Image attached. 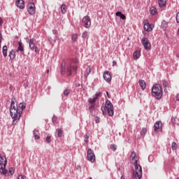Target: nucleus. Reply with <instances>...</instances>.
<instances>
[{"label": "nucleus", "instance_id": "f257e3e1", "mask_svg": "<svg viewBox=\"0 0 179 179\" xmlns=\"http://www.w3.org/2000/svg\"><path fill=\"white\" fill-rule=\"evenodd\" d=\"M79 59H74L73 60H63L61 64L62 75H65L66 73L67 76H71L72 75V70L74 72H77L78 66L74 64H78Z\"/></svg>", "mask_w": 179, "mask_h": 179}, {"label": "nucleus", "instance_id": "f03ea898", "mask_svg": "<svg viewBox=\"0 0 179 179\" xmlns=\"http://www.w3.org/2000/svg\"><path fill=\"white\" fill-rule=\"evenodd\" d=\"M10 115L13 120V123L17 122L22 117V110L18 108L17 104H15V99L12 98L10 107Z\"/></svg>", "mask_w": 179, "mask_h": 179}, {"label": "nucleus", "instance_id": "7ed1b4c3", "mask_svg": "<svg viewBox=\"0 0 179 179\" xmlns=\"http://www.w3.org/2000/svg\"><path fill=\"white\" fill-rule=\"evenodd\" d=\"M131 163L135 166V171L133 173V178L141 179L142 178V166L138 164V157L131 158Z\"/></svg>", "mask_w": 179, "mask_h": 179}, {"label": "nucleus", "instance_id": "20e7f679", "mask_svg": "<svg viewBox=\"0 0 179 179\" xmlns=\"http://www.w3.org/2000/svg\"><path fill=\"white\" fill-rule=\"evenodd\" d=\"M152 95L157 99H162V96H163V90L159 84H156L152 86Z\"/></svg>", "mask_w": 179, "mask_h": 179}, {"label": "nucleus", "instance_id": "39448f33", "mask_svg": "<svg viewBox=\"0 0 179 179\" xmlns=\"http://www.w3.org/2000/svg\"><path fill=\"white\" fill-rule=\"evenodd\" d=\"M101 110L103 115L108 113V115L110 117L114 115V106H113V103H111V101H110L109 100L106 101L105 107L101 108Z\"/></svg>", "mask_w": 179, "mask_h": 179}, {"label": "nucleus", "instance_id": "423d86ee", "mask_svg": "<svg viewBox=\"0 0 179 179\" xmlns=\"http://www.w3.org/2000/svg\"><path fill=\"white\" fill-rule=\"evenodd\" d=\"M8 161L6 157L0 155V173L3 175H6L8 170L6 169Z\"/></svg>", "mask_w": 179, "mask_h": 179}, {"label": "nucleus", "instance_id": "0eeeda50", "mask_svg": "<svg viewBox=\"0 0 179 179\" xmlns=\"http://www.w3.org/2000/svg\"><path fill=\"white\" fill-rule=\"evenodd\" d=\"M87 160L91 163H94L96 162V155L94 151L92 150L91 148L87 150Z\"/></svg>", "mask_w": 179, "mask_h": 179}, {"label": "nucleus", "instance_id": "6e6552de", "mask_svg": "<svg viewBox=\"0 0 179 179\" xmlns=\"http://www.w3.org/2000/svg\"><path fill=\"white\" fill-rule=\"evenodd\" d=\"M141 43L145 50H150L152 45L150 44V42H149V40L147 38H143V39L141 40Z\"/></svg>", "mask_w": 179, "mask_h": 179}, {"label": "nucleus", "instance_id": "1a4fd4ad", "mask_svg": "<svg viewBox=\"0 0 179 179\" xmlns=\"http://www.w3.org/2000/svg\"><path fill=\"white\" fill-rule=\"evenodd\" d=\"M82 22L85 28H89L92 25L91 19L89 15L85 16L82 20Z\"/></svg>", "mask_w": 179, "mask_h": 179}, {"label": "nucleus", "instance_id": "9d476101", "mask_svg": "<svg viewBox=\"0 0 179 179\" xmlns=\"http://www.w3.org/2000/svg\"><path fill=\"white\" fill-rule=\"evenodd\" d=\"M27 11L29 15H34L36 13V6L34 3H29L27 5Z\"/></svg>", "mask_w": 179, "mask_h": 179}, {"label": "nucleus", "instance_id": "9b49d317", "mask_svg": "<svg viewBox=\"0 0 179 179\" xmlns=\"http://www.w3.org/2000/svg\"><path fill=\"white\" fill-rule=\"evenodd\" d=\"M163 129V123L162 121H157L155 123L154 131L155 133L161 131Z\"/></svg>", "mask_w": 179, "mask_h": 179}, {"label": "nucleus", "instance_id": "f8f14e48", "mask_svg": "<svg viewBox=\"0 0 179 179\" xmlns=\"http://www.w3.org/2000/svg\"><path fill=\"white\" fill-rule=\"evenodd\" d=\"M15 6L20 10H23L25 8V3L24 0H16L15 1Z\"/></svg>", "mask_w": 179, "mask_h": 179}, {"label": "nucleus", "instance_id": "ddd939ff", "mask_svg": "<svg viewBox=\"0 0 179 179\" xmlns=\"http://www.w3.org/2000/svg\"><path fill=\"white\" fill-rule=\"evenodd\" d=\"M103 79L105 81H106L107 83H110L111 82V74L110 73L109 71H105L103 73Z\"/></svg>", "mask_w": 179, "mask_h": 179}, {"label": "nucleus", "instance_id": "4468645a", "mask_svg": "<svg viewBox=\"0 0 179 179\" xmlns=\"http://www.w3.org/2000/svg\"><path fill=\"white\" fill-rule=\"evenodd\" d=\"M144 30L147 32H150L153 30V25L149 24L148 22L144 23Z\"/></svg>", "mask_w": 179, "mask_h": 179}, {"label": "nucleus", "instance_id": "2eb2a0df", "mask_svg": "<svg viewBox=\"0 0 179 179\" xmlns=\"http://www.w3.org/2000/svg\"><path fill=\"white\" fill-rule=\"evenodd\" d=\"M29 46L31 50L34 51L36 47L35 45V40L34 38H30L29 41Z\"/></svg>", "mask_w": 179, "mask_h": 179}, {"label": "nucleus", "instance_id": "dca6fc26", "mask_svg": "<svg viewBox=\"0 0 179 179\" xmlns=\"http://www.w3.org/2000/svg\"><path fill=\"white\" fill-rule=\"evenodd\" d=\"M115 15L117 17H120L121 20H127V17L125 16V15H124L122 13L117 11L115 13Z\"/></svg>", "mask_w": 179, "mask_h": 179}, {"label": "nucleus", "instance_id": "f3484780", "mask_svg": "<svg viewBox=\"0 0 179 179\" xmlns=\"http://www.w3.org/2000/svg\"><path fill=\"white\" fill-rule=\"evenodd\" d=\"M138 84H139L140 87H141V90H145V89H146V82H145V80H140L138 81Z\"/></svg>", "mask_w": 179, "mask_h": 179}, {"label": "nucleus", "instance_id": "a211bd4d", "mask_svg": "<svg viewBox=\"0 0 179 179\" xmlns=\"http://www.w3.org/2000/svg\"><path fill=\"white\" fill-rule=\"evenodd\" d=\"M17 108L19 109L21 113H23L24 110L26 108V103H20Z\"/></svg>", "mask_w": 179, "mask_h": 179}, {"label": "nucleus", "instance_id": "6ab92c4d", "mask_svg": "<svg viewBox=\"0 0 179 179\" xmlns=\"http://www.w3.org/2000/svg\"><path fill=\"white\" fill-rule=\"evenodd\" d=\"M24 51V45L22 42H18V47L17 49V52H23Z\"/></svg>", "mask_w": 179, "mask_h": 179}, {"label": "nucleus", "instance_id": "aec40b11", "mask_svg": "<svg viewBox=\"0 0 179 179\" xmlns=\"http://www.w3.org/2000/svg\"><path fill=\"white\" fill-rule=\"evenodd\" d=\"M133 57L134 60H138V59L141 57V51H135L133 54Z\"/></svg>", "mask_w": 179, "mask_h": 179}, {"label": "nucleus", "instance_id": "412c9836", "mask_svg": "<svg viewBox=\"0 0 179 179\" xmlns=\"http://www.w3.org/2000/svg\"><path fill=\"white\" fill-rule=\"evenodd\" d=\"M2 53L4 57H6L8 56V47L6 45L3 46Z\"/></svg>", "mask_w": 179, "mask_h": 179}, {"label": "nucleus", "instance_id": "4be33fe9", "mask_svg": "<svg viewBox=\"0 0 179 179\" xmlns=\"http://www.w3.org/2000/svg\"><path fill=\"white\" fill-rule=\"evenodd\" d=\"M91 73H92V69H91V67L88 66L86 69V71H85V72L84 73V76L85 78H87Z\"/></svg>", "mask_w": 179, "mask_h": 179}, {"label": "nucleus", "instance_id": "5701e85b", "mask_svg": "<svg viewBox=\"0 0 179 179\" xmlns=\"http://www.w3.org/2000/svg\"><path fill=\"white\" fill-rule=\"evenodd\" d=\"M150 12L152 15H155L157 14V8H156V7H155V6H152L150 8Z\"/></svg>", "mask_w": 179, "mask_h": 179}, {"label": "nucleus", "instance_id": "b1692460", "mask_svg": "<svg viewBox=\"0 0 179 179\" xmlns=\"http://www.w3.org/2000/svg\"><path fill=\"white\" fill-rule=\"evenodd\" d=\"M16 55H15V52L12 50L10 52H9V57L10 60H14L15 58Z\"/></svg>", "mask_w": 179, "mask_h": 179}, {"label": "nucleus", "instance_id": "393cba45", "mask_svg": "<svg viewBox=\"0 0 179 179\" xmlns=\"http://www.w3.org/2000/svg\"><path fill=\"white\" fill-rule=\"evenodd\" d=\"M68 8L65 4H62L61 6V12L62 14H65L67 12Z\"/></svg>", "mask_w": 179, "mask_h": 179}, {"label": "nucleus", "instance_id": "a878e982", "mask_svg": "<svg viewBox=\"0 0 179 179\" xmlns=\"http://www.w3.org/2000/svg\"><path fill=\"white\" fill-rule=\"evenodd\" d=\"M158 3L160 8L166 6V0H158Z\"/></svg>", "mask_w": 179, "mask_h": 179}, {"label": "nucleus", "instance_id": "bb28decb", "mask_svg": "<svg viewBox=\"0 0 179 179\" xmlns=\"http://www.w3.org/2000/svg\"><path fill=\"white\" fill-rule=\"evenodd\" d=\"M37 133H38V131L37 129H34L33 131V134L36 140H38L40 138V136Z\"/></svg>", "mask_w": 179, "mask_h": 179}, {"label": "nucleus", "instance_id": "cd10ccee", "mask_svg": "<svg viewBox=\"0 0 179 179\" xmlns=\"http://www.w3.org/2000/svg\"><path fill=\"white\" fill-rule=\"evenodd\" d=\"M10 173V174H9ZM9 173L8 172L6 173V174H4L5 176H13L15 173V169L13 167H11L9 169Z\"/></svg>", "mask_w": 179, "mask_h": 179}, {"label": "nucleus", "instance_id": "c85d7f7f", "mask_svg": "<svg viewBox=\"0 0 179 179\" xmlns=\"http://www.w3.org/2000/svg\"><path fill=\"white\" fill-rule=\"evenodd\" d=\"M96 100H97V97L90 98L88 99V102L90 104H95V102L96 101Z\"/></svg>", "mask_w": 179, "mask_h": 179}, {"label": "nucleus", "instance_id": "c756f323", "mask_svg": "<svg viewBox=\"0 0 179 179\" xmlns=\"http://www.w3.org/2000/svg\"><path fill=\"white\" fill-rule=\"evenodd\" d=\"M147 132H148V129L145 127H143L141 129V136L143 137L145 136V135L146 134Z\"/></svg>", "mask_w": 179, "mask_h": 179}, {"label": "nucleus", "instance_id": "7c9ffc66", "mask_svg": "<svg viewBox=\"0 0 179 179\" xmlns=\"http://www.w3.org/2000/svg\"><path fill=\"white\" fill-rule=\"evenodd\" d=\"M57 131L58 132V134H57L58 137L61 138L63 134V130L62 129H57Z\"/></svg>", "mask_w": 179, "mask_h": 179}, {"label": "nucleus", "instance_id": "2f4dec72", "mask_svg": "<svg viewBox=\"0 0 179 179\" xmlns=\"http://www.w3.org/2000/svg\"><path fill=\"white\" fill-rule=\"evenodd\" d=\"M168 24L166 21H163L162 23V27L164 30H166L167 29Z\"/></svg>", "mask_w": 179, "mask_h": 179}, {"label": "nucleus", "instance_id": "473e14b6", "mask_svg": "<svg viewBox=\"0 0 179 179\" xmlns=\"http://www.w3.org/2000/svg\"><path fill=\"white\" fill-rule=\"evenodd\" d=\"M78 38V34H75L72 35L71 40H72L73 42H76Z\"/></svg>", "mask_w": 179, "mask_h": 179}, {"label": "nucleus", "instance_id": "72a5a7b5", "mask_svg": "<svg viewBox=\"0 0 179 179\" xmlns=\"http://www.w3.org/2000/svg\"><path fill=\"white\" fill-rule=\"evenodd\" d=\"M70 94H71V90H69V89H66V90L64 91V96H68Z\"/></svg>", "mask_w": 179, "mask_h": 179}, {"label": "nucleus", "instance_id": "f704fd0d", "mask_svg": "<svg viewBox=\"0 0 179 179\" xmlns=\"http://www.w3.org/2000/svg\"><path fill=\"white\" fill-rule=\"evenodd\" d=\"M88 34H89L88 31H84V32L83 33L82 38H88Z\"/></svg>", "mask_w": 179, "mask_h": 179}, {"label": "nucleus", "instance_id": "c9c22d12", "mask_svg": "<svg viewBox=\"0 0 179 179\" xmlns=\"http://www.w3.org/2000/svg\"><path fill=\"white\" fill-rule=\"evenodd\" d=\"M110 150H112L113 152H115V150H117V145L111 144L110 145Z\"/></svg>", "mask_w": 179, "mask_h": 179}, {"label": "nucleus", "instance_id": "e433bc0d", "mask_svg": "<svg viewBox=\"0 0 179 179\" xmlns=\"http://www.w3.org/2000/svg\"><path fill=\"white\" fill-rule=\"evenodd\" d=\"M162 83H163V87L164 88H167V87L169 86V83L167 81H166L165 80H162Z\"/></svg>", "mask_w": 179, "mask_h": 179}, {"label": "nucleus", "instance_id": "4c0bfd02", "mask_svg": "<svg viewBox=\"0 0 179 179\" xmlns=\"http://www.w3.org/2000/svg\"><path fill=\"white\" fill-rule=\"evenodd\" d=\"M171 148H172V150H176L178 148V145H177V144L176 143V142H173V143H172V146H171Z\"/></svg>", "mask_w": 179, "mask_h": 179}, {"label": "nucleus", "instance_id": "58836bf2", "mask_svg": "<svg viewBox=\"0 0 179 179\" xmlns=\"http://www.w3.org/2000/svg\"><path fill=\"white\" fill-rule=\"evenodd\" d=\"M45 141H46V143H50L51 141H52L51 136H47V137H46V139H45Z\"/></svg>", "mask_w": 179, "mask_h": 179}, {"label": "nucleus", "instance_id": "ea45409f", "mask_svg": "<svg viewBox=\"0 0 179 179\" xmlns=\"http://www.w3.org/2000/svg\"><path fill=\"white\" fill-rule=\"evenodd\" d=\"M89 138H90V135H89L88 133H87V134H85V143H88V142H89Z\"/></svg>", "mask_w": 179, "mask_h": 179}, {"label": "nucleus", "instance_id": "a19ab883", "mask_svg": "<svg viewBox=\"0 0 179 179\" xmlns=\"http://www.w3.org/2000/svg\"><path fill=\"white\" fill-rule=\"evenodd\" d=\"M131 159L138 158V157L136 156V152H132L131 154Z\"/></svg>", "mask_w": 179, "mask_h": 179}, {"label": "nucleus", "instance_id": "79ce46f5", "mask_svg": "<svg viewBox=\"0 0 179 179\" xmlns=\"http://www.w3.org/2000/svg\"><path fill=\"white\" fill-rule=\"evenodd\" d=\"M101 96V92H96V94H95V96H94V98H96V99H98V98L99 97V96Z\"/></svg>", "mask_w": 179, "mask_h": 179}, {"label": "nucleus", "instance_id": "37998d69", "mask_svg": "<svg viewBox=\"0 0 179 179\" xmlns=\"http://www.w3.org/2000/svg\"><path fill=\"white\" fill-rule=\"evenodd\" d=\"M34 51H35V52H36V54H39V53H40V49H39V48H38V47L34 48Z\"/></svg>", "mask_w": 179, "mask_h": 179}, {"label": "nucleus", "instance_id": "c03bdc74", "mask_svg": "<svg viewBox=\"0 0 179 179\" xmlns=\"http://www.w3.org/2000/svg\"><path fill=\"white\" fill-rule=\"evenodd\" d=\"M94 107L95 104L91 103V105L90 106V110L92 111Z\"/></svg>", "mask_w": 179, "mask_h": 179}, {"label": "nucleus", "instance_id": "a18cd8bd", "mask_svg": "<svg viewBox=\"0 0 179 179\" xmlns=\"http://www.w3.org/2000/svg\"><path fill=\"white\" fill-rule=\"evenodd\" d=\"M17 179H27V178L23 175H20Z\"/></svg>", "mask_w": 179, "mask_h": 179}, {"label": "nucleus", "instance_id": "49530a36", "mask_svg": "<svg viewBox=\"0 0 179 179\" xmlns=\"http://www.w3.org/2000/svg\"><path fill=\"white\" fill-rule=\"evenodd\" d=\"M176 19L177 23H179V12L177 13Z\"/></svg>", "mask_w": 179, "mask_h": 179}, {"label": "nucleus", "instance_id": "de8ad7c7", "mask_svg": "<svg viewBox=\"0 0 179 179\" xmlns=\"http://www.w3.org/2000/svg\"><path fill=\"white\" fill-rule=\"evenodd\" d=\"M2 34L0 32V48H1V43H2Z\"/></svg>", "mask_w": 179, "mask_h": 179}, {"label": "nucleus", "instance_id": "09e8293b", "mask_svg": "<svg viewBox=\"0 0 179 179\" xmlns=\"http://www.w3.org/2000/svg\"><path fill=\"white\" fill-rule=\"evenodd\" d=\"M57 117L56 116L52 117V122L55 123L57 122Z\"/></svg>", "mask_w": 179, "mask_h": 179}, {"label": "nucleus", "instance_id": "8fccbe9b", "mask_svg": "<svg viewBox=\"0 0 179 179\" xmlns=\"http://www.w3.org/2000/svg\"><path fill=\"white\" fill-rule=\"evenodd\" d=\"M3 24V19L0 17V27H1Z\"/></svg>", "mask_w": 179, "mask_h": 179}, {"label": "nucleus", "instance_id": "3c124183", "mask_svg": "<svg viewBox=\"0 0 179 179\" xmlns=\"http://www.w3.org/2000/svg\"><path fill=\"white\" fill-rule=\"evenodd\" d=\"M100 122V118L98 117H96V123H99Z\"/></svg>", "mask_w": 179, "mask_h": 179}, {"label": "nucleus", "instance_id": "603ef678", "mask_svg": "<svg viewBox=\"0 0 179 179\" xmlns=\"http://www.w3.org/2000/svg\"><path fill=\"white\" fill-rule=\"evenodd\" d=\"M176 101H179V94H177V96H176Z\"/></svg>", "mask_w": 179, "mask_h": 179}, {"label": "nucleus", "instance_id": "864d4df0", "mask_svg": "<svg viewBox=\"0 0 179 179\" xmlns=\"http://www.w3.org/2000/svg\"><path fill=\"white\" fill-rule=\"evenodd\" d=\"M113 63L114 65L117 64V62L115 61H113Z\"/></svg>", "mask_w": 179, "mask_h": 179}, {"label": "nucleus", "instance_id": "5fc2aeb1", "mask_svg": "<svg viewBox=\"0 0 179 179\" xmlns=\"http://www.w3.org/2000/svg\"><path fill=\"white\" fill-rule=\"evenodd\" d=\"M49 73H50V70L48 69V70H47V74H49Z\"/></svg>", "mask_w": 179, "mask_h": 179}, {"label": "nucleus", "instance_id": "6e6d98bb", "mask_svg": "<svg viewBox=\"0 0 179 179\" xmlns=\"http://www.w3.org/2000/svg\"><path fill=\"white\" fill-rule=\"evenodd\" d=\"M106 95L108 96V98L110 97V96H108V92H106Z\"/></svg>", "mask_w": 179, "mask_h": 179}, {"label": "nucleus", "instance_id": "4d7b16f0", "mask_svg": "<svg viewBox=\"0 0 179 179\" xmlns=\"http://www.w3.org/2000/svg\"><path fill=\"white\" fill-rule=\"evenodd\" d=\"M121 179H125V178H124V176H121Z\"/></svg>", "mask_w": 179, "mask_h": 179}, {"label": "nucleus", "instance_id": "13d9d810", "mask_svg": "<svg viewBox=\"0 0 179 179\" xmlns=\"http://www.w3.org/2000/svg\"><path fill=\"white\" fill-rule=\"evenodd\" d=\"M178 35L179 36V28L178 29Z\"/></svg>", "mask_w": 179, "mask_h": 179}, {"label": "nucleus", "instance_id": "bf43d9fd", "mask_svg": "<svg viewBox=\"0 0 179 179\" xmlns=\"http://www.w3.org/2000/svg\"><path fill=\"white\" fill-rule=\"evenodd\" d=\"M90 179H92V177H90Z\"/></svg>", "mask_w": 179, "mask_h": 179}, {"label": "nucleus", "instance_id": "052dcab7", "mask_svg": "<svg viewBox=\"0 0 179 179\" xmlns=\"http://www.w3.org/2000/svg\"><path fill=\"white\" fill-rule=\"evenodd\" d=\"M178 179H179V178H178Z\"/></svg>", "mask_w": 179, "mask_h": 179}]
</instances>
